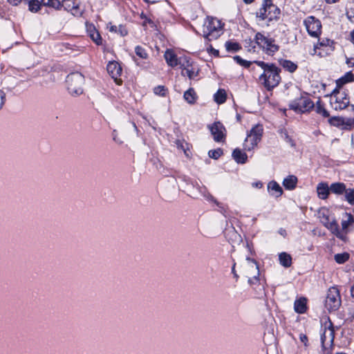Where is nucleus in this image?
<instances>
[{"instance_id": "nucleus-3", "label": "nucleus", "mask_w": 354, "mask_h": 354, "mask_svg": "<svg viewBox=\"0 0 354 354\" xmlns=\"http://www.w3.org/2000/svg\"><path fill=\"white\" fill-rule=\"evenodd\" d=\"M223 26L216 17H207L203 25V37L208 41L218 39L223 34Z\"/></svg>"}, {"instance_id": "nucleus-43", "label": "nucleus", "mask_w": 354, "mask_h": 354, "mask_svg": "<svg viewBox=\"0 0 354 354\" xmlns=\"http://www.w3.org/2000/svg\"><path fill=\"white\" fill-rule=\"evenodd\" d=\"M223 154V151L221 148H217L208 151L209 157L214 160L218 159Z\"/></svg>"}, {"instance_id": "nucleus-61", "label": "nucleus", "mask_w": 354, "mask_h": 354, "mask_svg": "<svg viewBox=\"0 0 354 354\" xmlns=\"http://www.w3.org/2000/svg\"><path fill=\"white\" fill-rule=\"evenodd\" d=\"M346 64L351 66H354V58H347Z\"/></svg>"}, {"instance_id": "nucleus-36", "label": "nucleus", "mask_w": 354, "mask_h": 354, "mask_svg": "<svg viewBox=\"0 0 354 354\" xmlns=\"http://www.w3.org/2000/svg\"><path fill=\"white\" fill-rule=\"evenodd\" d=\"M41 3L44 6L59 10L62 8V3L59 0H41Z\"/></svg>"}, {"instance_id": "nucleus-52", "label": "nucleus", "mask_w": 354, "mask_h": 354, "mask_svg": "<svg viewBox=\"0 0 354 354\" xmlns=\"http://www.w3.org/2000/svg\"><path fill=\"white\" fill-rule=\"evenodd\" d=\"M299 339L302 343H304L305 346H308V339L306 335L301 333L299 335Z\"/></svg>"}, {"instance_id": "nucleus-15", "label": "nucleus", "mask_w": 354, "mask_h": 354, "mask_svg": "<svg viewBox=\"0 0 354 354\" xmlns=\"http://www.w3.org/2000/svg\"><path fill=\"white\" fill-rule=\"evenodd\" d=\"M165 59L167 63V64L174 68L177 66H180L182 64V62H183L184 59H185L186 57H178L176 53L170 49H167L164 55Z\"/></svg>"}, {"instance_id": "nucleus-1", "label": "nucleus", "mask_w": 354, "mask_h": 354, "mask_svg": "<svg viewBox=\"0 0 354 354\" xmlns=\"http://www.w3.org/2000/svg\"><path fill=\"white\" fill-rule=\"evenodd\" d=\"M254 63L263 70L259 80L267 91H270L279 84L281 80L280 76L281 70L275 64L263 61H254Z\"/></svg>"}, {"instance_id": "nucleus-45", "label": "nucleus", "mask_w": 354, "mask_h": 354, "mask_svg": "<svg viewBox=\"0 0 354 354\" xmlns=\"http://www.w3.org/2000/svg\"><path fill=\"white\" fill-rule=\"evenodd\" d=\"M234 60L238 64H239L240 66H243L246 68H249L251 64H252V62L250 61H248V60H245V59H243V58H241L240 56L239 55H236L234 57Z\"/></svg>"}, {"instance_id": "nucleus-32", "label": "nucleus", "mask_w": 354, "mask_h": 354, "mask_svg": "<svg viewBox=\"0 0 354 354\" xmlns=\"http://www.w3.org/2000/svg\"><path fill=\"white\" fill-rule=\"evenodd\" d=\"M270 38V37H266L263 34L259 32L255 35L254 41L259 47L263 50Z\"/></svg>"}, {"instance_id": "nucleus-64", "label": "nucleus", "mask_w": 354, "mask_h": 354, "mask_svg": "<svg viewBox=\"0 0 354 354\" xmlns=\"http://www.w3.org/2000/svg\"><path fill=\"white\" fill-rule=\"evenodd\" d=\"M351 295L354 298V284L351 288Z\"/></svg>"}, {"instance_id": "nucleus-34", "label": "nucleus", "mask_w": 354, "mask_h": 354, "mask_svg": "<svg viewBox=\"0 0 354 354\" xmlns=\"http://www.w3.org/2000/svg\"><path fill=\"white\" fill-rule=\"evenodd\" d=\"M226 92L223 88H219L214 95V100L218 104H223L226 101Z\"/></svg>"}, {"instance_id": "nucleus-17", "label": "nucleus", "mask_w": 354, "mask_h": 354, "mask_svg": "<svg viewBox=\"0 0 354 354\" xmlns=\"http://www.w3.org/2000/svg\"><path fill=\"white\" fill-rule=\"evenodd\" d=\"M353 81H354V75L351 71L347 72L344 74V75H343L342 77H341L340 78L337 79L335 81L336 86H335V89H338V90L346 89L345 88H344V85L348 82H351Z\"/></svg>"}, {"instance_id": "nucleus-21", "label": "nucleus", "mask_w": 354, "mask_h": 354, "mask_svg": "<svg viewBox=\"0 0 354 354\" xmlns=\"http://www.w3.org/2000/svg\"><path fill=\"white\" fill-rule=\"evenodd\" d=\"M87 31L89 32V36L91 39L97 45L102 44V39L99 32L95 29V26L92 24L88 25L86 24Z\"/></svg>"}, {"instance_id": "nucleus-2", "label": "nucleus", "mask_w": 354, "mask_h": 354, "mask_svg": "<svg viewBox=\"0 0 354 354\" xmlns=\"http://www.w3.org/2000/svg\"><path fill=\"white\" fill-rule=\"evenodd\" d=\"M255 15L259 21L266 20L267 25L270 26L279 21L281 10L274 4L272 0H263L261 7L256 12Z\"/></svg>"}, {"instance_id": "nucleus-54", "label": "nucleus", "mask_w": 354, "mask_h": 354, "mask_svg": "<svg viewBox=\"0 0 354 354\" xmlns=\"http://www.w3.org/2000/svg\"><path fill=\"white\" fill-rule=\"evenodd\" d=\"M246 260H247L248 262H252V263H254V264H255V266H256V269L259 271V264H258L257 261L255 259H252V258H250V257H246Z\"/></svg>"}, {"instance_id": "nucleus-20", "label": "nucleus", "mask_w": 354, "mask_h": 354, "mask_svg": "<svg viewBox=\"0 0 354 354\" xmlns=\"http://www.w3.org/2000/svg\"><path fill=\"white\" fill-rule=\"evenodd\" d=\"M268 191L273 196L278 198L283 194V189L275 180H272L268 184Z\"/></svg>"}, {"instance_id": "nucleus-47", "label": "nucleus", "mask_w": 354, "mask_h": 354, "mask_svg": "<svg viewBox=\"0 0 354 354\" xmlns=\"http://www.w3.org/2000/svg\"><path fill=\"white\" fill-rule=\"evenodd\" d=\"M248 283L251 286H254V285L261 286L262 287V288L264 289L263 284H261V282H260L259 271V272L257 271V276H254L253 278H250L248 279Z\"/></svg>"}, {"instance_id": "nucleus-44", "label": "nucleus", "mask_w": 354, "mask_h": 354, "mask_svg": "<svg viewBox=\"0 0 354 354\" xmlns=\"http://www.w3.org/2000/svg\"><path fill=\"white\" fill-rule=\"evenodd\" d=\"M208 201L215 203L219 208L218 211L225 215L226 209L223 203H219L212 195H208Z\"/></svg>"}, {"instance_id": "nucleus-23", "label": "nucleus", "mask_w": 354, "mask_h": 354, "mask_svg": "<svg viewBox=\"0 0 354 354\" xmlns=\"http://www.w3.org/2000/svg\"><path fill=\"white\" fill-rule=\"evenodd\" d=\"M334 44L335 43L333 40L328 38H323L319 40L317 44L315 46V49L316 50L321 48H327V51H329V53L327 52L326 53H330L335 49Z\"/></svg>"}, {"instance_id": "nucleus-40", "label": "nucleus", "mask_w": 354, "mask_h": 354, "mask_svg": "<svg viewBox=\"0 0 354 354\" xmlns=\"http://www.w3.org/2000/svg\"><path fill=\"white\" fill-rule=\"evenodd\" d=\"M41 5V1L40 2L38 0H30L28 1V10L32 12H36L40 9Z\"/></svg>"}, {"instance_id": "nucleus-24", "label": "nucleus", "mask_w": 354, "mask_h": 354, "mask_svg": "<svg viewBox=\"0 0 354 354\" xmlns=\"http://www.w3.org/2000/svg\"><path fill=\"white\" fill-rule=\"evenodd\" d=\"M297 182L298 179L297 176L294 175H289L283 179L282 185L286 189L293 190L297 187Z\"/></svg>"}, {"instance_id": "nucleus-5", "label": "nucleus", "mask_w": 354, "mask_h": 354, "mask_svg": "<svg viewBox=\"0 0 354 354\" xmlns=\"http://www.w3.org/2000/svg\"><path fill=\"white\" fill-rule=\"evenodd\" d=\"M263 133L262 125L256 124L247 133V137L243 142V151H251L257 147L261 140Z\"/></svg>"}, {"instance_id": "nucleus-8", "label": "nucleus", "mask_w": 354, "mask_h": 354, "mask_svg": "<svg viewBox=\"0 0 354 354\" xmlns=\"http://www.w3.org/2000/svg\"><path fill=\"white\" fill-rule=\"evenodd\" d=\"M303 23L310 37L317 38L321 35L322 26L319 19L312 15L308 16Z\"/></svg>"}, {"instance_id": "nucleus-53", "label": "nucleus", "mask_w": 354, "mask_h": 354, "mask_svg": "<svg viewBox=\"0 0 354 354\" xmlns=\"http://www.w3.org/2000/svg\"><path fill=\"white\" fill-rule=\"evenodd\" d=\"M346 15L350 20L354 19V8H351L347 11Z\"/></svg>"}, {"instance_id": "nucleus-26", "label": "nucleus", "mask_w": 354, "mask_h": 354, "mask_svg": "<svg viewBox=\"0 0 354 354\" xmlns=\"http://www.w3.org/2000/svg\"><path fill=\"white\" fill-rule=\"evenodd\" d=\"M279 50V45L275 44V40L272 38H270L268 42L263 48V50L268 55H273Z\"/></svg>"}, {"instance_id": "nucleus-14", "label": "nucleus", "mask_w": 354, "mask_h": 354, "mask_svg": "<svg viewBox=\"0 0 354 354\" xmlns=\"http://www.w3.org/2000/svg\"><path fill=\"white\" fill-rule=\"evenodd\" d=\"M64 10L70 12L73 16L80 17L83 16L84 10L80 8V3L76 0H62L61 2Z\"/></svg>"}, {"instance_id": "nucleus-59", "label": "nucleus", "mask_w": 354, "mask_h": 354, "mask_svg": "<svg viewBox=\"0 0 354 354\" xmlns=\"http://www.w3.org/2000/svg\"><path fill=\"white\" fill-rule=\"evenodd\" d=\"M350 315H351V316L346 319V322H354V311L352 313H350Z\"/></svg>"}, {"instance_id": "nucleus-56", "label": "nucleus", "mask_w": 354, "mask_h": 354, "mask_svg": "<svg viewBox=\"0 0 354 354\" xmlns=\"http://www.w3.org/2000/svg\"><path fill=\"white\" fill-rule=\"evenodd\" d=\"M211 53L216 57L218 56L219 55V51L216 49H214L212 46H209V49Z\"/></svg>"}, {"instance_id": "nucleus-16", "label": "nucleus", "mask_w": 354, "mask_h": 354, "mask_svg": "<svg viewBox=\"0 0 354 354\" xmlns=\"http://www.w3.org/2000/svg\"><path fill=\"white\" fill-rule=\"evenodd\" d=\"M326 227L329 230L332 234L335 235L338 239L345 241L346 236L344 232H342L339 229V225L335 221V219L331 220V221L326 226Z\"/></svg>"}, {"instance_id": "nucleus-50", "label": "nucleus", "mask_w": 354, "mask_h": 354, "mask_svg": "<svg viewBox=\"0 0 354 354\" xmlns=\"http://www.w3.org/2000/svg\"><path fill=\"white\" fill-rule=\"evenodd\" d=\"M331 221V220L330 219V217L328 215H326L324 214H322V216H321V222L326 227L330 222Z\"/></svg>"}, {"instance_id": "nucleus-60", "label": "nucleus", "mask_w": 354, "mask_h": 354, "mask_svg": "<svg viewBox=\"0 0 354 354\" xmlns=\"http://www.w3.org/2000/svg\"><path fill=\"white\" fill-rule=\"evenodd\" d=\"M279 234L285 237L287 234L286 230L283 228H280L278 231Z\"/></svg>"}, {"instance_id": "nucleus-33", "label": "nucleus", "mask_w": 354, "mask_h": 354, "mask_svg": "<svg viewBox=\"0 0 354 354\" xmlns=\"http://www.w3.org/2000/svg\"><path fill=\"white\" fill-rule=\"evenodd\" d=\"M281 66L290 73H294L298 68L297 64L288 59H282L280 61Z\"/></svg>"}, {"instance_id": "nucleus-55", "label": "nucleus", "mask_w": 354, "mask_h": 354, "mask_svg": "<svg viewBox=\"0 0 354 354\" xmlns=\"http://www.w3.org/2000/svg\"><path fill=\"white\" fill-rule=\"evenodd\" d=\"M235 266H236V263L233 260V265H232V273L233 274L234 278H236L237 279L239 278V276L236 274V272L235 270Z\"/></svg>"}, {"instance_id": "nucleus-22", "label": "nucleus", "mask_w": 354, "mask_h": 354, "mask_svg": "<svg viewBox=\"0 0 354 354\" xmlns=\"http://www.w3.org/2000/svg\"><path fill=\"white\" fill-rule=\"evenodd\" d=\"M301 107V113L310 112L315 107V104L308 97L301 96L299 97Z\"/></svg>"}, {"instance_id": "nucleus-6", "label": "nucleus", "mask_w": 354, "mask_h": 354, "mask_svg": "<svg viewBox=\"0 0 354 354\" xmlns=\"http://www.w3.org/2000/svg\"><path fill=\"white\" fill-rule=\"evenodd\" d=\"M67 89L69 93L73 96H78L83 93L82 86L84 84V75L75 72L67 75L66 79Z\"/></svg>"}, {"instance_id": "nucleus-35", "label": "nucleus", "mask_w": 354, "mask_h": 354, "mask_svg": "<svg viewBox=\"0 0 354 354\" xmlns=\"http://www.w3.org/2000/svg\"><path fill=\"white\" fill-rule=\"evenodd\" d=\"M328 122L330 125L335 127H341L345 124L344 119L340 116L329 117Z\"/></svg>"}, {"instance_id": "nucleus-9", "label": "nucleus", "mask_w": 354, "mask_h": 354, "mask_svg": "<svg viewBox=\"0 0 354 354\" xmlns=\"http://www.w3.org/2000/svg\"><path fill=\"white\" fill-rule=\"evenodd\" d=\"M341 305V297L339 290L336 287L328 289L325 300L326 308L330 310H336Z\"/></svg>"}, {"instance_id": "nucleus-49", "label": "nucleus", "mask_w": 354, "mask_h": 354, "mask_svg": "<svg viewBox=\"0 0 354 354\" xmlns=\"http://www.w3.org/2000/svg\"><path fill=\"white\" fill-rule=\"evenodd\" d=\"M140 18L144 20L143 26H145L147 24H153V21L149 19L144 12H142L140 15Z\"/></svg>"}, {"instance_id": "nucleus-63", "label": "nucleus", "mask_w": 354, "mask_h": 354, "mask_svg": "<svg viewBox=\"0 0 354 354\" xmlns=\"http://www.w3.org/2000/svg\"><path fill=\"white\" fill-rule=\"evenodd\" d=\"M326 1V3H328V4H333V3H335L337 2H338L339 0H324Z\"/></svg>"}, {"instance_id": "nucleus-58", "label": "nucleus", "mask_w": 354, "mask_h": 354, "mask_svg": "<svg viewBox=\"0 0 354 354\" xmlns=\"http://www.w3.org/2000/svg\"><path fill=\"white\" fill-rule=\"evenodd\" d=\"M252 186L254 187L260 189V188H261L263 187V183L261 182L253 183H252Z\"/></svg>"}, {"instance_id": "nucleus-25", "label": "nucleus", "mask_w": 354, "mask_h": 354, "mask_svg": "<svg viewBox=\"0 0 354 354\" xmlns=\"http://www.w3.org/2000/svg\"><path fill=\"white\" fill-rule=\"evenodd\" d=\"M354 223V217L351 213L346 212L344 214V217L342 221V232H344L345 233V235L346 236V234L348 232V227L350 225Z\"/></svg>"}, {"instance_id": "nucleus-27", "label": "nucleus", "mask_w": 354, "mask_h": 354, "mask_svg": "<svg viewBox=\"0 0 354 354\" xmlns=\"http://www.w3.org/2000/svg\"><path fill=\"white\" fill-rule=\"evenodd\" d=\"M184 100L189 104H194L198 99V95L193 88H189L183 95Z\"/></svg>"}, {"instance_id": "nucleus-19", "label": "nucleus", "mask_w": 354, "mask_h": 354, "mask_svg": "<svg viewBox=\"0 0 354 354\" xmlns=\"http://www.w3.org/2000/svg\"><path fill=\"white\" fill-rule=\"evenodd\" d=\"M232 158L238 164H245L248 162V155L239 148H236L232 153Z\"/></svg>"}, {"instance_id": "nucleus-46", "label": "nucleus", "mask_w": 354, "mask_h": 354, "mask_svg": "<svg viewBox=\"0 0 354 354\" xmlns=\"http://www.w3.org/2000/svg\"><path fill=\"white\" fill-rule=\"evenodd\" d=\"M153 92L156 95L164 97L166 95L167 88L165 86H157L153 88Z\"/></svg>"}, {"instance_id": "nucleus-31", "label": "nucleus", "mask_w": 354, "mask_h": 354, "mask_svg": "<svg viewBox=\"0 0 354 354\" xmlns=\"http://www.w3.org/2000/svg\"><path fill=\"white\" fill-rule=\"evenodd\" d=\"M279 260L280 264L284 268H289L292 265V257L291 256L283 252L279 254Z\"/></svg>"}, {"instance_id": "nucleus-39", "label": "nucleus", "mask_w": 354, "mask_h": 354, "mask_svg": "<svg viewBox=\"0 0 354 354\" xmlns=\"http://www.w3.org/2000/svg\"><path fill=\"white\" fill-rule=\"evenodd\" d=\"M279 133L281 134L282 138L288 143L291 147L295 148L296 147L295 140L288 135V133L286 129H281Z\"/></svg>"}, {"instance_id": "nucleus-62", "label": "nucleus", "mask_w": 354, "mask_h": 354, "mask_svg": "<svg viewBox=\"0 0 354 354\" xmlns=\"http://www.w3.org/2000/svg\"><path fill=\"white\" fill-rule=\"evenodd\" d=\"M110 31H111V32H118V26H111V28H110Z\"/></svg>"}, {"instance_id": "nucleus-37", "label": "nucleus", "mask_w": 354, "mask_h": 354, "mask_svg": "<svg viewBox=\"0 0 354 354\" xmlns=\"http://www.w3.org/2000/svg\"><path fill=\"white\" fill-rule=\"evenodd\" d=\"M225 46L227 52L236 53L241 49V45L235 41H227Z\"/></svg>"}, {"instance_id": "nucleus-41", "label": "nucleus", "mask_w": 354, "mask_h": 354, "mask_svg": "<svg viewBox=\"0 0 354 354\" xmlns=\"http://www.w3.org/2000/svg\"><path fill=\"white\" fill-rule=\"evenodd\" d=\"M136 55L141 59H146L148 58L149 55L145 48L141 46H136L135 47Z\"/></svg>"}, {"instance_id": "nucleus-7", "label": "nucleus", "mask_w": 354, "mask_h": 354, "mask_svg": "<svg viewBox=\"0 0 354 354\" xmlns=\"http://www.w3.org/2000/svg\"><path fill=\"white\" fill-rule=\"evenodd\" d=\"M331 192L338 196L344 195V200L349 205H354V188H347L344 183H333L331 184Z\"/></svg>"}, {"instance_id": "nucleus-13", "label": "nucleus", "mask_w": 354, "mask_h": 354, "mask_svg": "<svg viewBox=\"0 0 354 354\" xmlns=\"http://www.w3.org/2000/svg\"><path fill=\"white\" fill-rule=\"evenodd\" d=\"M209 131L213 136L214 140L217 142H223L225 140V127L220 122H215L209 126Z\"/></svg>"}, {"instance_id": "nucleus-4", "label": "nucleus", "mask_w": 354, "mask_h": 354, "mask_svg": "<svg viewBox=\"0 0 354 354\" xmlns=\"http://www.w3.org/2000/svg\"><path fill=\"white\" fill-rule=\"evenodd\" d=\"M330 103L335 111H342L348 106H351L354 111V104H351L348 89H333L330 94Z\"/></svg>"}, {"instance_id": "nucleus-51", "label": "nucleus", "mask_w": 354, "mask_h": 354, "mask_svg": "<svg viewBox=\"0 0 354 354\" xmlns=\"http://www.w3.org/2000/svg\"><path fill=\"white\" fill-rule=\"evenodd\" d=\"M6 101V93L0 90V110L1 109L3 105L4 104Z\"/></svg>"}, {"instance_id": "nucleus-38", "label": "nucleus", "mask_w": 354, "mask_h": 354, "mask_svg": "<svg viewBox=\"0 0 354 354\" xmlns=\"http://www.w3.org/2000/svg\"><path fill=\"white\" fill-rule=\"evenodd\" d=\"M349 257L350 255L348 252H343L335 254L334 259L336 263L343 264L349 259Z\"/></svg>"}, {"instance_id": "nucleus-10", "label": "nucleus", "mask_w": 354, "mask_h": 354, "mask_svg": "<svg viewBox=\"0 0 354 354\" xmlns=\"http://www.w3.org/2000/svg\"><path fill=\"white\" fill-rule=\"evenodd\" d=\"M180 68L182 69V75L187 76L189 80H195L198 75V68L194 65L193 62L187 57L184 59Z\"/></svg>"}, {"instance_id": "nucleus-12", "label": "nucleus", "mask_w": 354, "mask_h": 354, "mask_svg": "<svg viewBox=\"0 0 354 354\" xmlns=\"http://www.w3.org/2000/svg\"><path fill=\"white\" fill-rule=\"evenodd\" d=\"M106 70L109 75L113 79L114 82L118 84L121 85L122 84V80L120 78L122 68L121 65L116 61H110L106 65Z\"/></svg>"}, {"instance_id": "nucleus-29", "label": "nucleus", "mask_w": 354, "mask_h": 354, "mask_svg": "<svg viewBox=\"0 0 354 354\" xmlns=\"http://www.w3.org/2000/svg\"><path fill=\"white\" fill-rule=\"evenodd\" d=\"M326 329L328 330L329 337H330V342H333V340H334L335 331L333 329V324L330 321H329L328 325H327V324H326L325 331L323 333V334L321 335V342H322V344H324V342L326 339Z\"/></svg>"}, {"instance_id": "nucleus-30", "label": "nucleus", "mask_w": 354, "mask_h": 354, "mask_svg": "<svg viewBox=\"0 0 354 354\" xmlns=\"http://www.w3.org/2000/svg\"><path fill=\"white\" fill-rule=\"evenodd\" d=\"M314 108L315 109L316 113L322 115L323 118H328L330 117L329 112L325 109L324 105L320 99L317 101Z\"/></svg>"}, {"instance_id": "nucleus-42", "label": "nucleus", "mask_w": 354, "mask_h": 354, "mask_svg": "<svg viewBox=\"0 0 354 354\" xmlns=\"http://www.w3.org/2000/svg\"><path fill=\"white\" fill-rule=\"evenodd\" d=\"M289 108L290 109L293 110L297 113H301V107L299 97L291 101L289 104Z\"/></svg>"}, {"instance_id": "nucleus-48", "label": "nucleus", "mask_w": 354, "mask_h": 354, "mask_svg": "<svg viewBox=\"0 0 354 354\" xmlns=\"http://www.w3.org/2000/svg\"><path fill=\"white\" fill-rule=\"evenodd\" d=\"M117 32L119 33L122 37H124V36L127 35L128 30L125 26H124L122 25H120L119 26H118V32Z\"/></svg>"}, {"instance_id": "nucleus-18", "label": "nucleus", "mask_w": 354, "mask_h": 354, "mask_svg": "<svg viewBox=\"0 0 354 354\" xmlns=\"http://www.w3.org/2000/svg\"><path fill=\"white\" fill-rule=\"evenodd\" d=\"M331 192V185L330 187L326 183H319L317 186V196L320 199L325 200Z\"/></svg>"}, {"instance_id": "nucleus-28", "label": "nucleus", "mask_w": 354, "mask_h": 354, "mask_svg": "<svg viewBox=\"0 0 354 354\" xmlns=\"http://www.w3.org/2000/svg\"><path fill=\"white\" fill-rule=\"evenodd\" d=\"M294 309L297 313H304L307 309L306 299L304 297L296 299L294 303Z\"/></svg>"}, {"instance_id": "nucleus-57", "label": "nucleus", "mask_w": 354, "mask_h": 354, "mask_svg": "<svg viewBox=\"0 0 354 354\" xmlns=\"http://www.w3.org/2000/svg\"><path fill=\"white\" fill-rule=\"evenodd\" d=\"M7 1L12 6H17L21 3V0H7Z\"/></svg>"}, {"instance_id": "nucleus-11", "label": "nucleus", "mask_w": 354, "mask_h": 354, "mask_svg": "<svg viewBox=\"0 0 354 354\" xmlns=\"http://www.w3.org/2000/svg\"><path fill=\"white\" fill-rule=\"evenodd\" d=\"M183 180L189 188H192V197L196 198L195 191L203 196L207 201H208V195H212L208 192V190L203 185H200L196 180H193L188 177H184Z\"/></svg>"}]
</instances>
